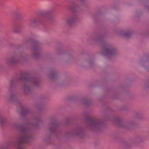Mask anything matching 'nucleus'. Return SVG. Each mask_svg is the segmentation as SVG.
Instances as JSON below:
<instances>
[{
  "instance_id": "nucleus-1",
  "label": "nucleus",
  "mask_w": 149,
  "mask_h": 149,
  "mask_svg": "<svg viewBox=\"0 0 149 149\" xmlns=\"http://www.w3.org/2000/svg\"><path fill=\"white\" fill-rule=\"evenodd\" d=\"M31 138V135L29 131L25 128H23L22 129L20 135L18 137V143L20 145L26 143Z\"/></svg>"
},
{
  "instance_id": "nucleus-2",
  "label": "nucleus",
  "mask_w": 149,
  "mask_h": 149,
  "mask_svg": "<svg viewBox=\"0 0 149 149\" xmlns=\"http://www.w3.org/2000/svg\"><path fill=\"white\" fill-rule=\"evenodd\" d=\"M74 22V17H72L68 19L67 21V23L69 25H71Z\"/></svg>"
},
{
  "instance_id": "nucleus-3",
  "label": "nucleus",
  "mask_w": 149,
  "mask_h": 149,
  "mask_svg": "<svg viewBox=\"0 0 149 149\" xmlns=\"http://www.w3.org/2000/svg\"><path fill=\"white\" fill-rule=\"evenodd\" d=\"M104 51L107 52L108 54H112L113 50V49L109 48H106L104 49Z\"/></svg>"
},
{
  "instance_id": "nucleus-4",
  "label": "nucleus",
  "mask_w": 149,
  "mask_h": 149,
  "mask_svg": "<svg viewBox=\"0 0 149 149\" xmlns=\"http://www.w3.org/2000/svg\"><path fill=\"white\" fill-rule=\"evenodd\" d=\"M25 81L28 82H31L34 84H36V81L35 80L30 79H25Z\"/></svg>"
},
{
  "instance_id": "nucleus-5",
  "label": "nucleus",
  "mask_w": 149,
  "mask_h": 149,
  "mask_svg": "<svg viewBox=\"0 0 149 149\" xmlns=\"http://www.w3.org/2000/svg\"><path fill=\"white\" fill-rule=\"evenodd\" d=\"M127 33H128V34H126L125 35V36H129V35H130V33H129V32H127Z\"/></svg>"
},
{
  "instance_id": "nucleus-6",
  "label": "nucleus",
  "mask_w": 149,
  "mask_h": 149,
  "mask_svg": "<svg viewBox=\"0 0 149 149\" xmlns=\"http://www.w3.org/2000/svg\"><path fill=\"white\" fill-rule=\"evenodd\" d=\"M10 63H14V62L12 61H11L10 62Z\"/></svg>"
},
{
  "instance_id": "nucleus-7",
  "label": "nucleus",
  "mask_w": 149,
  "mask_h": 149,
  "mask_svg": "<svg viewBox=\"0 0 149 149\" xmlns=\"http://www.w3.org/2000/svg\"><path fill=\"white\" fill-rule=\"evenodd\" d=\"M2 120L3 121L4 120L3 119H2L1 120V121Z\"/></svg>"
},
{
  "instance_id": "nucleus-8",
  "label": "nucleus",
  "mask_w": 149,
  "mask_h": 149,
  "mask_svg": "<svg viewBox=\"0 0 149 149\" xmlns=\"http://www.w3.org/2000/svg\"><path fill=\"white\" fill-rule=\"evenodd\" d=\"M24 88H25V89L26 88V86H25V87H24Z\"/></svg>"
}]
</instances>
